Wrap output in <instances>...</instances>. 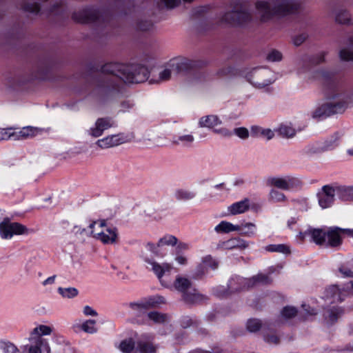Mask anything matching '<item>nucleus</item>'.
I'll return each instance as SVG.
<instances>
[{
  "label": "nucleus",
  "instance_id": "3c124183",
  "mask_svg": "<svg viewBox=\"0 0 353 353\" xmlns=\"http://www.w3.org/2000/svg\"><path fill=\"white\" fill-rule=\"evenodd\" d=\"M319 77H323V78H329L330 77V74L328 72L325 71H319L316 72V74L313 76V78H319Z\"/></svg>",
  "mask_w": 353,
  "mask_h": 353
},
{
  "label": "nucleus",
  "instance_id": "864d4df0",
  "mask_svg": "<svg viewBox=\"0 0 353 353\" xmlns=\"http://www.w3.org/2000/svg\"><path fill=\"white\" fill-rule=\"evenodd\" d=\"M339 290L338 289L337 287L336 286H332L331 287L327 292V296L330 294H339Z\"/></svg>",
  "mask_w": 353,
  "mask_h": 353
},
{
  "label": "nucleus",
  "instance_id": "f03ea898",
  "mask_svg": "<svg viewBox=\"0 0 353 353\" xmlns=\"http://www.w3.org/2000/svg\"><path fill=\"white\" fill-rule=\"evenodd\" d=\"M101 72L114 75L125 83H139L144 81L148 77L147 69L139 65L107 63L101 68Z\"/></svg>",
  "mask_w": 353,
  "mask_h": 353
},
{
  "label": "nucleus",
  "instance_id": "6ab92c4d",
  "mask_svg": "<svg viewBox=\"0 0 353 353\" xmlns=\"http://www.w3.org/2000/svg\"><path fill=\"white\" fill-rule=\"evenodd\" d=\"M322 312L324 321L327 325L335 323L342 314V310H322Z\"/></svg>",
  "mask_w": 353,
  "mask_h": 353
},
{
  "label": "nucleus",
  "instance_id": "6e6552de",
  "mask_svg": "<svg viewBox=\"0 0 353 353\" xmlns=\"http://www.w3.org/2000/svg\"><path fill=\"white\" fill-rule=\"evenodd\" d=\"M235 27H243L252 21V14L241 3L234 4Z\"/></svg>",
  "mask_w": 353,
  "mask_h": 353
},
{
  "label": "nucleus",
  "instance_id": "680f3d73",
  "mask_svg": "<svg viewBox=\"0 0 353 353\" xmlns=\"http://www.w3.org/2000/svg\"><path fill=\"white\" fill-rule=\"evenodd\" d=\"M100 225H101V227H104V226H105V221H101L100 222Z\"/></svg>",
  "mask_w": 353,
  "mask_h": 353
},
{
  "label": "nucleus",
  "instance_id": "2eb2a0df",
  "mask_svg": "<svg viewBox=\"0 0 353 353\" xmlns=\"http://www.w3.org/2000/svg\"><path fill=\"white\" fill-rule=\"evenodd\" d=\"M250 208V201L248 199H244L243 201L235 203L232 204L229 208V211L230 214L235 215L237 214H241Z\"/></svg>",
  "mask_w": 353,
  "mask_h": 353
},
{
  "label": "nucleus",
  "instance_id": "8fccbe9b",
  "mask_svg": "<svg viewBox=\"0 0 353 353\" xmlns=\"http://www.w3.org/2000/svg\"><path fill=\"white\" fill-rule=\"evenodd\" d=\"M171 77V70L169 69H165L159 74V79L161 81L168 80Z\"/></svg>",
  "mask_w": 353,
  "mask_h": 353
},
{
  "label": "nucleus",
  "instance_id": "b1692460",
  "mask_svg": "<svg viewBox=\"0 0 353 353\" xmlns=\"http://www.w3.org/2000/svg\"><path fill=\"white\" fill-rule=\"evenodd\" d=\"M0 349L3 353H21L17 347L8 341H1Z\"/></svg>",
  "mask_w": 353,
  "mask_h": 353
},
{
  "label": "nucleus",
  "instance_id": "4c0bfd02",
  "mask_svg": "<svg viewBox=\"0 0 353 353\" xmlns=\"http://www.w3.org/2000/svg\"><path fill=\"white\" fill-rule=\"evenodd\" d=\"M299 310H282L281 317L284 321H288L290 319L296 318L299 314Z\"/></svg>",
  "mask_w": 353,
  "mask_h": 353
},
{
  "label": "nucleus",
  "instance_id": "de8ad7c7",
  "mask_svg": "<svg viewBox=\"0 0 353 353\" xmlns=\"http://www.w3.org/2000/svg\"><path fill=\"white\" fill-rule=\"evenodd\" d=\"M264 340L270 344L276 345L279 343V338L275 334L264 336Z\"/></svg>",
  "mask_w": 353,
  "mask_h": 353
},
{
  "label": "nucleus",
  "instance_id": "7c9ffc66",
  "mask_svg": "<svg viewBox=\"0 0 353 353\" xmlns=\"http://www.w3.org/2000/svg\"><path fill=\"white\" fill-rule=\"evenodd\" d=\"M270 185L279 189L288 190L289 184L288 181L282 178H272L268 181Z\"/></svg>",
  "mask_w": 353,
  "mask_h": 353
},
{
  "label": "nucleus",
  "instance_id": "a18cd8bd",
  "mask_svg": "<svg viewBox=\"0 0 353 353\" xmlns=\"http://www.w3.org/2000/svg\"><path fill=\"white\" fill-rule=\"evenodd\" d=\"M267 58L271 61H280L282 59V54L280 52L274 50L268 54Z\"/></svg>",
  "mask_w": 353,
  "mask_h": 353
},
{
  "label": "nucleus",
  "instance_id": "e433bc0d",
  "mask_svg": "<svg viewBox=\"0 0 353 353\" xmlns=\"http://www.w3.org/2000/svg\"><path fill=\"white\" fill-rule=\"evenodd\" d=\"M38 131H39V129L37 128L28 126V127L23 128L19 132V134L22 137H28L29 136L34 135Z\"/></svg>",
  "mask_w": 353,
  "mask_h": 353
},
{
  "label": "nucleus",
  "instance_id": "f8f14e48",
  "mask_svg": "<svg viewBox=\"0 0 353 353\" xmlns=\"http://www.w3.org/2000/svg\"><path fill=\"white\" fill-rule=\"evenodd\" d=\"M64 8V3L61 0H49L43 7V13L49 14H57Z\"/></svg>",
  "mask_w": 353,
  "mask_h": 353
},
{
  "label": "nucleus",
  "instance_id": "0eeeda50",
  "mask_svg": "<svg viewBox=\"0 0 353 353\" xmlns=\"http://www.w3.org/2000/svg\"><path fill=\"white\" fill-rule=\"evenodd\" d=\"M49 0H21L20 8L26 12L36 15L43 13V7Z\"/></svg>",
  "mask_w": 353,
  "mask_h": 353
},
{
  "label": "nucleus",
  "instance_id": "4d7b16f0",
  "mask_svg": "<svg viewBox=\"0 0 353 353\" xmlns=\"http://www.w3.org/2000/svg\"><path fill=\"white\" fill-rule=\"evenodd\" d=\"M85 314L87 316H95L97 312L96 310H85Z\"/></svg>",
  "mask_w": 353,
  "mask_h": 353
},
{
  "label": "nucleus",
  "instance_id": "a878e982",
  "mask_svg": "<svg viewBox=\"0 0 353 353\" xmlns=\"http://www.w3.org/2000/svg\"><path fill=\"white\" fill-rule=\"evenodd\" d=\"M311 235L316 244L322 245L325 242L326 233L321 229H314L311 232Z\"/></svg>",
  "mask_w": 353,
  "mask_h": 353
},
{
  "label": "nucleus",
  "instance_id": "13d9d810",
  "mask_svg": "<svg viewBox=\"0 0 353 353\" xmlns=\"http://www.w3.org/2000/svg\"><path fill=\"white\" fill-rule=\"evenodd\" d=\"M341 232L347 233L349 234L353 235V230H345V229H341Z\"/></svg>",
  "mask_w": 353,
  "mask_h": 353
},
{
  "label": "nucleus",
  "instance_id": "f704fd0d",
  "mask_svg": "<svg viewBox=\"0 0 353 353\" xmlns=\"http://www.w3.org/2000/svg\"><path fill=\"white\" fill-rule=\"evenodd\" d=\"M279 133L286 137H292L296 134V130L291 126L283 125L280 127Z\"/></svg>",
  "mask_w": 353,
  "mask_h": 353
},
{
  "label": "nucleus",
  "instance_id": "423d86ee",
  "mask_svg": "<svg viewBox=\"0 0 353 353\" xmlns=\"http://www.w3.org/2000/svg\"><path fill=\"white\" fill-rule=\"evenodd\" d=\"M28 232V229L19 223H10L5 220L0 224V232L3 238L11 237L14 234L21 235Z\"/></svg>",
  "mask_w": 353,
  "mask_h": 353
},
{
  "label": "nucleus",
  "instance_id": "c03bdc74",
  "mask_svg": "<svg viewBox=\"0 0 353 353\" xmlns=\"http://www.w3.org/2000/svg\"><path fill=\"white\" fill-rule=\"evenodd\" d=\"M12 128H0V140H6L14 135Z\"/></svg>",
  "mask_w": 353,
  "mask_h": 353
},
{
  "label": "nucleus",
  "instance_id": "e2e57ef3",
  "mask_svg": "<svg viewBox=\"0 0 353 353\" xmlns=\"http://www.w3.org/2000/svg\"><path fill=\"white\" fill-rule=\"evenodd\" d=\"M186 139H187L188 141H192V140H193V138H192V137H191V136H188V137H187Z\"/></svg>",
  "mask_w": 353,
  "mask_h": 353
},
{
  "label": "nucleus",
  "instance_id": "ddd939ff",
  "mask_svg": "<svg viewBox=\"0 0 353 353\" xmlns=\"http://www.w3.org/2000/svg\"><path fill=\"white\" fill-rule=\"evenodd\" d=\"M268 74L265 71L256 70L251 75V81L256 86L262 87L268 84Z\"/></svg>",
  "mask_w": 353,
  "mask_h": 353
},
{
  "label": "nucleus",
  "instance_id": "412c9836",
  "mask_svg": "<svg viewBox=\"0 0 353 353\" xmlns=\"http://www.w3.org/2000/svg\"><path fill=\"white\" fill-rule=\"evenodd\" d=\"M215 230L218 232L228 233L239 230L240 227L239 225H234L229 222L222 221L215 228Z\"/></svg>",
  "mask_w": 353,
  "mask_h": 353
},
{
  "label": "nucleus",
  "instance_id": "603ef678",
  "mask_svg": "<svg viewBox=\"0 0 353 353\" xmlns=\"http://www.w3.org/2000/svg\"><path fill=\"white\" fill-rule=\"evenodd\" d=\"M262 134L263 135H265V137H267V138L268 139H271L274 137V132L270 129H266V130H263Z\"/></svg>",
  "mask_w": 353,
  "mask_h": 353
},
{
  "label": "nucleus",
  "instance_id": "0e129e2a",
  "mask_svg": "<svg viewBox=\"0 0 353 353\" xmlns=\"http://www.w3.org/2000/svg\"><path fill=\"white\" fill-rule=\"evenodd\" d=\"M96 84H97V86H99H99H101V83H100V81H99V79L96 80Z\"/></svg>",
  "mask_w": 353,
  "mask_h": 353
},
{
  "label": "nucleus",
  "instance_id": "72a5a7b5",
  "mask_svg": "<svg viewBox=\"0 0 353 353\" xmlns=\"http://www.w3.org/2000/svg\"><path fill=\"white\" fill-rule=\"evenodd\" d=\"M81 329L87 333L93 334L97 332V328L95 327V321L93 320H88L85 321L81 325Z\"/></svg>",
  "mask_w": 353,
  "mask_h": 353
},
{
  "label": "nucleus",
  "instance_id": "1a4fd4ad",
  "mask_svg": "<svg viewBox=\"0 0 353 353\" xmlns=\"http://www.w3.org/2000/svg\"><path fill=\"white\" fill-rule=\"evenodd\" d=\"M334 189L329 185L323 187L322 192L319 193V203L323 208L329 207L334 201Z\"/></svg>",
  "mask_w": 353,
  "mask_h": 353
},
{
  "label": "nucleus",
  "instance_id": "5701e85b",
  "mask_svg": "<svg viewBox=\"0 0 353 353\" xmlns=\"http://www.w3.org/2000/svg\"><path fill=\"white\" fill-rule=\"evenodd\" d=\"M181 0H157L156 3L159 9H172L178 6Z\"/></svg>",
  "mask_w": 353,
  "mask_h": 353
},
{
  "label": "nucleus",
  "instance_id": "ea45409f",
  "mask_svg": "<svg viewBox=\"0 0 353 353\" xmlns=\"http://www.w3.org/2000/svg\"><path fill=\"white\" fill-rule=\"evenodd\" d=\"M60 293L63 296H66L67 298H72L77 295V290L75 288H59V289Z\"/></svg>",
  "mask_w": 353,
  "mask_h": 353
},
{
  "label": "nucleus",
  "instance_id": "473e14b6",
  "mask_svg": "<svg viewBox=\"0 0 353 353\" xmlns=\"http://www.w3.org/2000/svg\"><path fill=\"white\" fill-rule=\"evenodd\" d=\"M150 319L152 320L155 323H163L167 320V316L159 312L158 310H153L148 314Z\"/></svg>",
  "mask_w": 353,
  "mask_h": 353
},
{
  "label": "nucleus",
  "instance_id": "2f4dec72",
  "mask_svg": "<svg viewBox=\"0 0 353 353\" xmlns=\"http://www.w3.org/2000/svg\"><path fill=\"white\" fill-rule=\"evenodd\" d=\"M219 123V119L215 115H209L203 118L200 122L201 125L204 127L213 128Z\"/></svg>",
  "mask_w": 353,
  "mask_h": 353
},
{
  "label": "nucleus",
  "instance_id": "69168bd1",
  "mask_svg": "<svg viewBox=\"0 0 353 353\" xmlns=\"http://www.w3.org/2000/svg\"><path fill=\"white\" fill-rule=\"evenodd\" d=\"M350 42L351 46H353V38H351L350 39Z\"/></svg>",
  "mask_w": 353,
  "mask_h": 353
},
{
  "label": "nucleus",
  "instance_id": "c9c22d12",
  "mask_svg": "<svg viewBox=\"0 0 353 353\" xmlns=\"http://www.w3.org/2000/svg\"><path fill=\"white\" fill-rule=\"evenodd\" d=\"M165 303L164 299L161 297H154L150 299L145 307H161Z\"/></svg>",
  "mask_w": 353,
  "mask_h": 353
},
{
  "label": "nucleus",
  "instance_id": "cd10ccee",
  "mask_svg": "<svg viewBox=\"0 0 353 353\" xmlns=\"http://www.w3.org/2000/svg\"><path fill=\"white\" fill-rule=\"evenodd\" d=\"M261 327V321L258 319H250L247 321L246 328L250 332H256Z\"/></svg>",
  "mask_w": 353,
  "mask_h": 353
},
{
  "label": "nucleus",
  "instance_id": "49530a36",
  "mask_svg": "<svg viewBox=\"0 0 353 353\" xmlns=\"http://www.w3.org/2000/svg\"><path fill=\"white\" fill-rule=\"evenodd\" d=\"M235 134L241 139H246L249 137V131L245 128H239L234 130Z\"/></svg>",
  "mask_w": 353,
  "mask_h": 353
},
{
  "label": "nucleus",
  "instance_id": "774afa93",
  "mask_svg": "<svg viewBox=\"0 0 353 353\" xmlns=\"http://www.w3.org/2000/svg\"><path fill=\"white\" fill-rule=\"evenodd\" d=\"M248 226H254V225L252 223H247L245 225V227H248Z\"/></svg>",
  "mask_w": 353,
  "mask_h": 353
},
{
  "label": "nucleus",
  "instance_id": "c85d7f7f",
  "mask_svg": "<svg viewBox=\"0 0 353 353\" xmlns=\"http://www.w3.org/2000/svg\"><path fill=\"white\" fill-rule=\"evenodd\" d=\"M266 250L268 252H281L285 254H289L291 252L290 248L285 244L270 245L267 246Z\"/></svg>",
  "mask_w": 353,
  "mask_h": 353
},
{
  "label": "nucleus",
  "instance_id": "f3484780",
  "mask_svg": "<svg viewBox=\"0 0 353 353\" xmlns=\"http://www.w3.org/2000/svg\"><path fill=\"white\" fill-rule=\"evenodd\" d=\"M270 279L268 275L258 274L247 280L246 285L248 288L254 287L259 284H268L270 283Z\"/></svg>",
  "mask_w": 353,
  "mask_h": 353
},
{
  "label": "nucleus",
  "instance_id": "bb28decb",
  "mask_svg": "<svg viewBox=\"0 0 353 353\" xmlns=\"http://www.w3.org/2000/svg\"><path fill=\"white\" fill-rule=\"evenodd\" d=\"M335 21L340 24H349L351 21L350 15L346 10H339L336 13Z\"/></svg>",
  "mask_w": 353,
  "mask_h": 353
},
{
  "label": "nucleus",
  "instance_id": "58836bf2",
  "mask_svg": "<svg viewBox=\"0 0 353 353\" xmlns=\"http://www.w3.org/2000/svg\"><path fill=\"white\" fill-rule=\"evenodd\" d=\"M340 57L343 61H353V51L348 49L341 50Z\"/></svg>",
  "mask_w": 353,
  "mask_h": 353
},
{
  "label": "nucleus",
  "instance_id": "09e8293b",
  "mask_svg": "<svg viewBox=\"0 0 353 353\" xmlns=\"http://www.w3.org/2000/svg\"><path fill=\"white\" fill-rule=\"evenodd\" d=\"M152 26V23L149 21H140L137 24V28L141 31H146L148 30Z\"/></svg>",
  "mask_w": 353,
  "mask_h": 353
},
{
  "label": "nucleus",
  "instance_id": "39448f33",
  "mask_svg": "<svg viewBox=\"0 0 353 353\" xmlns=\"http://www.w3.org/2000/svg\"><path fill=\"white\" fill-rule=\"evenodd\" d=\"M98 17L97 11L90 8L79 9L72 14V20L79 23L94 22L98 19Z\"/></svg>",
  "mask_w": 353,
  "mask_h": 353
},
{
  "label": "nucleus",
  "instance_id": "4be33fe9",
  "mask_svg": "<svg viewBox=\"0 0 353 353\" xmlns=\"http://www.w3.org/2000/svg\"><path fill=\"white\" fill-rule=\"evenodd\" d=\"M248 247V243L241 239H232L228 241L227 249H239L244 250Z\"/></svg>",
  "mask_w": 353,
  "mask_h": 353
},
{
  "label": "nucleus",
  "instance_id": "338daca9",
  "mask_svg": "<svg viewBox=\"0 0 353 353\" xmlns=\"http://www.w3.org/2000/svg\"><path fill=\"white\" fill-rule=\"evenodd\" d=\"M194 0H183L184 2L185 3H190L192 1H193Z\"/></svg>",
  "mask_w": 353,
  "mask_h": 353
},
{
  "label": "nucleus",
  "instance_id": "4468645a",
  "mask_svg": "<svg viewBox=\"0 0 353 353\" xmlns=\"http://www.w3.org/2000/svg\"><path fill=\"white\" fill-rule=\"evenodd\" d=\"M122 143V140L118 135H112L97 141L98 145L101 148H108L119 145Z\"/></svg>",
  "mask_w": 353,
  "mask_h": 353
},
{
  "label": "nucleus",
  "instance_id": "f257e3e1",
  "mask_svg": "<svg viewBox=\"0 0 353 353\" xmlns=\"http://www.w3.org/2000/svg\"><path fill=\"white\" fill-rule=\"evenodd\" d=\"M298 8L295 0H258L254 3L256 14L261 22L292 14Z\"/></svg>",
  "mask_w": 353,
  "mask_h": 353
},
{
  "label": "nucleus",
  "instance_id": "052dcab7",
  "mask_svg": "<svg viewBox=\"0 0 353 353\" xmlns=\"http://www.w3.org/2000/svg\"><path fill=\"white\" fill-rule=\"evenodd\" d=\"M301 312L304 311V312H306L308 314L310 315H313L314 314H312L311 312H312L313 310H301Z\"/></svg>",
  "mask_w": 353,
  "mask_h": 353
},
{
  "label": "nucleus",
  "instance_id": "dca6fc26",
  "mask_svg": "<svg viewBox=\"0 0 353 353\" xmlns=\"http://www.w3.org/2000/svg\"><path fill=\"white\" fill-rule=\"evenodd\" d=\"M341 228H335L327 232L326 234L328 239L329 245L332 247H337L341 244L342 241L339 234V232H341Z\"/></svg>",
  "mask_w": 353,
  "mask_h": 353
},
{
  "label": "nucleus",
  "instance_id": "393cba45",
  "mask_svg": "<svg viewBox=\"0 0 353 353\" xmlns=\"http://www.w3.org/2000/svg\"><path fill=\"white\" fill-rule=\"evenodd\" d=\"M98 238L104 243H113L116 241L117 234L114 232L107 230L106 232L98 234Z\"/></svg>",
  "mask_w": 353,
  "mask_h": 353
},
{
  "label": "nucleus",
  "instance_id": "c756f323",
  "mask_svg": "<svg viewBox=\"0 0 353 353\" xmlns=\"http://www.w3.org/2000/svg\"><path fill=\"white\" fill-rule=\"evenodd\" d=\"M135 343L132 339L122 341L119 345V349L124 353H129L134 350L135 352Z\"/></svg>",
  "mask_w": 353,
  "mask_h": 353
},
{
  "label": "nucleus",
  "instance_id": "20e7f679",
  "mask_svg": "<svg viewBox=\"0 0 353 353\" xmlns=\"http://www.w3.org/2000/svg\"><path fill=\"white\" fill-rule=\"evenodd\" d=\"M174 287L176 290L183 294V298L188 303H196L203 299L202 295L196 292L192 294L188 292V290L192 287V282L188 278L178 276L174 283Z\"/></svg>",
  "mask_w": 353,
  "mask_h": 353
},
{
  "label": "nucleus",
  "instance_id": "5fc2aeb1",
  "mask_svg": "<svg viewBox=\"0 0 353 353\" xmlns=\"http://www.w3.org/2000/svg\"><path fill=\"white\" fill-rule=\"evenodd\" d=\"M340 272L346 276H349V277L353 276V272L350 270H347L345 271H343V270L340 269Z\"/></svg>",
  "mask_w": 353,
  "mask_h": 353
},
{
  "label": "nucleus",
  "instance_id": "bf43d9fd",
  "mask_svg": "<svg viewBox=\"0 0 353 353\" xmlns=\"http://www.w3.org/2000/svg\"><path fill=\"white\" fill-rule=\"evenodd\" d=\"M163 268H164L165 271V270H166V271H169V270H170V268H171V266H170L169 264L165 263V264H164V265L163 266Z\"/></svg>",
  "mask_w": 353,
  "mask_h": 353
},
{
  "label": "nucleus",
  "instance_id": "9d476101",
  "mask_svg": "<svg viewBox=\"0 0 353 353\" xmlns=\"http://www.w3.org/2000/svg\"><path fill=\"white\" fill-rule=\"evenodd\" d=\"M157 348L150 337L141 338L137 343L135 353H155Z\"/></svg>",
  "mask_w": 353,
  "mask_h": 353
},
{
  "label": "nucleus",
  "instance_id": "a19ab883",
  "mask_svg": "<svg viewBox=\"0 0 353 353\" xmlns=\"http://www.w3.org/2000/svg\"><path fill=\"white\" fill-rule=\"evenodd\" d=\"M177 243V239L174 236H170L169 237H165L161 239L159 241V245H175Z\"/></svg>",
  "mask_w": 353,
  "mask_h": 353
},
{
  "label": "nucleus",
  "instance_id": "79ce46f5",
  "mask_svg": "<svg viewBox=\"0 0 353 353\" xmlns=\"http://www.w3.org/2000/svg\"><path fill=\"white\" fill-rule=\"evenodd\" d=\"M151 265L152 266V270H154V272L156 273L157 276L159 279H161L165 273V270L163 268V266H161V265L156 262H152Z\"/></svg>",
  "mask_w": 353,
  "mask_h": 353
},
{
  "label": "nucleus",
  "instance_id": "37998d69",
  "mask_svg": "<svg viewBox=\"0 0 353 353\" xmlns=\"http://www.w3.org/2000/svg\"><path fill=\"white\" fill-rule=\"evenodd\" d=\"M308 38L307 34L303 33L299 34L293 38V43L296 46H299L303 44Z\"/></svg>",
  "mask_w": 353,
  "mask_h": 353
},
{
  "label": "nucleus",
  "instance_id": "aec40b11",
  "mask_svg": "<svg viewBox=\"0 0 353 353\" xmlns=\"http://www.w3.org/2000/svg\"><path fill=\"white\" fill-rule=\"evenodd\" d=\"M336 107V105L327 104L322 105L319 108L314 114V117H321L323 116H330L334 113V108Z\"/></svg>",
  "mask_w": 353,
  "mask_h": 353
},
{
  "label": "nucleus",
  "instance_id": "a211bd4d",
  "mask_svg": "<svg viewBox=\"0 0 353 353\" xmlns=\"http://www.w3.org/2000/svg\"><path fill=\"white\" fill-rule=\"evenodd\" d=\"M110 122L106 119H99L96 123V127L92 129V134L94 137H99L103 132L111 127Z\"/></svg>",
  "mask_w": 353,
  "mask_h": 353
},
{
  "label": "nucleus",
  "instance_id": "7ed1b4c3",
  "mask_svg": "<svg viewBox=\"0 0 353 353\" xmlns=\"http://www.w3.org/2000/svg\"><path fill=\"white\" fill-rule=\"evenodd\" d=\"M52 331L50 327L44 325L34 328L29 338L30 344L26 346L28 353H50L49 343L43 336L50 335Z\"/></svg>",
  "mask_w": 353,
  "mask_h": 353
},
{
  "label": "nucleus",
  "instance_id": "9b49d317",
  "mask_svg": "<svg viewBox=\"0 0 353 353\" xmlns=\"http://www.w3.org/2000/svg\"><path fill=\"white\" fill-rule=\"evenodd\" d=\"M234 4L231 6L230 8L220 14L218 18V23L221 25L235 27Z\"/></svg>",
  "mask_w": 353,
  "mask_h": 353
},
{
  "label": "nucleus",
  "instance_id": "6e6d98bb",
  "mask_svg": "<svg viewBox=\"0 0 353 353\" xmlns=\"http://www.w3.org/2000/svg\"><path fill=\"white\" fill-rule=\"evenodd\" d=\"M176 260L181 265L185 264L186 262V258L183 256H178Z\"/></svg>",
  "mask_w": 353,
  "mask_h": 353
}]
</instances>
